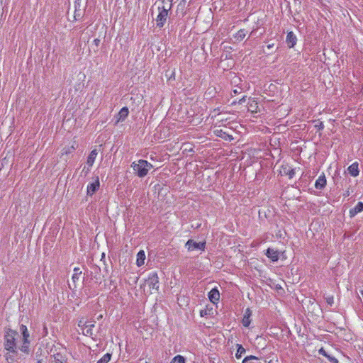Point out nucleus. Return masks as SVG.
Returning a JSON list of instances; mask_svg holds the SVG:
<instances>
[{"label": "nucleus", "mask_w": 363, "mask_h": 363, "mask_svg": "<svg viewBox=\"0 0 363 363\" xmlns=\"http://www.w3.org/2000/svg\"><path fill=\"white\" fill-rule=\"evenodd\" d=\"M19 337L18 333L16 330L8 329L5 332L4 347L6 353L4 357L8 363H13L15 360L18 348L17 346V339Z\"/></svg>", "instance_id": "obj_1"}, {"label": "nucleus", "mask_w": 363, "mask_h": 363, "mask_svg": "<svg viewBox=\"0 0 363 363\" xmlns=\"http://www.w3.org/2000/svg\"><path fill=\"white\" fill-rule=\"evenodd\" d=\"M132 167L139 177H143L147 174L152 165L146 160H140L138 163L133 162Z\"/></svg>", "instance_id": "obj_2"}, {"label": "nucleus", "mask_w": 363, "mask_h": 363, "mask_svg": "<svg viewBox=\"0 0 363 363\" xmlns=\"http://www.w3.org/2000/svg\"><path fill=\"white\" fill-rule=\"evenodd\" d=\"M145 284L149 287V292L152 293L153 290L158 291L159 289V278L157 274L154 272L149 275L148 278L145 280Z\"/></svg>", "instance_id": "obj_3"}, {"label": "nucleus", "mask_w": 363, "mask_h": 363, "mask_svg": "<svg viewBox=\"0 0 363 363\" xmlns=\"http://www.w3.org/2000/svg\"><path fill=\"white\" fill-rule=\"evenodd\" d=\"M186 247H187L189 251H193L195 250H204L206 247V242H196L193 240H189L186 243Z\"/></svg>", "instance_id": "obj_4"}, {"label": "nucleus", "mask_w": 363, "mask_h": 363, "mask_svg": "<svg viewBox=\"0 0 363 363\" xmlns=\"http://www.w3.org/2000/svg\"><path fill=\"white\" fill-rule=\"evenodd\" d=\"M167 16L168 13L166 11L165 9H163V10H159V14L156 18L157 26L159 28L163 27L167 21Z\"/></svg>", "instance_id": "obj_5"}, {"label": "nucleus", "mask_w": 363, "mask_h": 363, "mask_svg": "<svg viewBox=\"0 0 363 363\" xmlns=\"http://www.w3.org/2000/svg\"><path fill=\"white\" fill-rule=\"evenodd\" d=\"M51 352L53 354L51 355L54 358V362L56 363H67V358L65 354H62L61 352H56V350H51Z\"/></svg>", "instance_id": "obj_6"}, {"label": "nucleus", "mask_w": 363, "mask_h": 363, "mask_svg": "<svg viewBox=\"0 0 363 363\" xmlns=\"http://www.w3.org/2000/svg\"><path fill=\"white\" fill-rule=\"evenodd\" d=\"M297 42V38L296 35L292 32L289 31L287 33L286 38V43L289 48H292L294 47V45L296 44Z\"/></svg>", "instance_id": "obj_7"}, {"label": "nucleus", "mask_w": 363, "mask_h": 363, "mask_svg": "<svg viewBox=\"0 0 363 363\" xmlns=\"http://www.w3.org/2000/svg\"><path fill=\"white\" fill-rule=\"evenodd\" d=\"M208 298L211 303H216L220 299V293L216 288H214L208 293Z\"/></svg>", "instance_id": "obj_8"}, {"label": "nucleus", "mask_w": 363, "mask_h": 363, "mask_svg": "<svg viewBox=\"0 0 363 363\" xmlns=\"http://www.w3.org/2000/svg\"><path fill=\"white\" fill-rule=\"evenodd\" d=\"M280 173L281 174L286 175L291 179L295 174V170L288 165H283L281 166Z\"/></svg>", "instance_id": "obj_9"}, {"label": "nucleus", "mask_w": 363, "mask_h": 363, "mask_svg": "<svg viewBox=\"0 0 363 363\" xmlns=\"http://www.w3.org/2000/svg\"><path fill=\"white\" fill-rule=\"evenodd\" d=\"M22 336H23V345H21V347H19V350L23 352H28V344L29 343V341H28V337H29V333L28 331L27 330L26 333H22Z\"/></svg>", "instance_id": "obj_10"}, {"label": "nucleus", "mask_w": 363, "mask_h": 363, "mask_svg": "<svg viewBox=\"0 0 363 363\" xmlns=\"http://www.w3.org/2000/svg\"><path fill=\"white\" fill-rule=\"evenodd\" d=\"M325 185L326 178L325 174L323 173L321 175L318 177V179L315 181V187L317 189H322L325 186Z\"/></svg>", "instance_id": "obj_11"}, {"label": "nucleus", "mask_w": 363, "mask_h": 363, "mask_svg": "<svg viewBox=\"0 0 363 363\" xmlns=\"http://www.w3.org/2000/svg\"><path fill=\"white\" fill-rule=\"evenodd\" d=\"M99 187V182L97 179L96 182L89 184L87 186V194L93 195Z\"/></svg>", "instance_id": "obj_12"}, {"label": "nucleus", "mask_w": 363, "mask_h": 363, "mask_svg": "<svg viewBox=\"0 0 363 363\" xmlns=\"http://www.w3.org/2000/svg\"><path fill=\"white\" fill-rule=\"evenodd\" d=\"M128 113H129V111L127 107L122 108L117 115V121L116 122L118 123L120 121H123L128 116Z\"/></svg>", "instance_id": "obj_13"}, {"label": "nucleus", "mask_w": 363, "mask_h": 363, "mask_svg": "<svg viewBox=\"0 0 363 363\" xmlns=\"http://www.w3.org/2000/svg\"><path fill=\"white\" fill-rule=\"evenodd\" d=\"M363 211V202H358L357 204L350 210V217L355 216L357 213Z\"/></svg>", "instance_id": "obj_14"}, {"label": "nucleus", "mask_w": 363, "mask_h": 363, "mask_svg": "<svg viewBox=\"0 0 363 363\" xmlns=\"http://www.w3.org/2000/svg\"><path fill=\"white\" fill-rule=\"evenodd\" d=\"M266 255L272 261H277L279 259V252L272 248L267 250Z\"/></svg>", "instance_id": "obj_15"}, {"label": "nucleus", "mask_w": 363, "mask_h": 363, "mask_svg": "<svg viewBox=\"0 0 363 363\" xmlns=\"http://www.w3.org/2000/svg\"><path fill=\"white\" fill-rule=\"evenodd\" d=\"M95 327V325L94 323H89L85 328H83L82 333L83 335L89 337H91L94 335L93 333V328Z\"/></svg>", "instance_id": "obj_16"}, {"label": "nucleus", "mask_w": 363, "mask_h": 363, "mask_svg": "<svg viewBox=\"0 0 363 363\" xmlns=\"http://www.w3.org/2000/svg\"><path fill=\"white\" fill-rule=\"evenodd\" d=\"M348 172L352 176V177H357L359 174V167H358V163L354 162L352 163L349 167L347 168Z\"/></svg>", "instance_id": "obj_17"}, {"label": "nucleus", "mask_w": 363, "mask_h": 363, "mask_svg": "<svg viewBox=\"0 0 363 363\" xmlns=\"http://www.w3.org/2000/svg\"><path fill=\"white\" fill-rule=\"evenodd\" d=\"M97 155H98V152H97L96 150H93L89 153V155L87 157L86 165H88L89 167H92L93 164L95 162Z\"/></svg>", "instance_id": "obj_18"}, {"label": "nucleus", "mask_w": 363, "mask_h": 363, "mask_svg": "<svg viewBox=\"0 0 363 363\" xmlns=\"http://www.w3.org/2000/svg\"><path fill=\"white\" fill-rule=\"evenodd\" d=\"M82 274V271L79 267H75L74 269V274L72 276V281L74 284V287L75 288L76 283L79 280L80 276Z\"/></svg>", "instance_id": "obj_19"}, {"label": "nucleus", "mask_w": 363, "mask_h": 363, "mask_svg": "<svg viewBox=\"0 0 363 363\" xmlns=\"http://www.w3.org/2000/svg\"><path fill=\"white\" fill-rule=\"evenodd\" d=\"M145 259V254L143 250H140L137 254L136 264L138 267L144 264Z\"/></svg>", "instance_id": "obj_20"}, {"label": "nucleus", "mask_w": 363, "mask_h": 363, "mask_svg": "<svg viewBox=\"0 0 363 363\" xmlns=\"http://www.w3.org/2000/svg\"><path fill=\"white\" fill-rule=\"evenodd\" d=\"M250 315H251V311L250 308H247L245 311V313L244 314V317L242 318V325L245 327H248L250 324Z\"/></svg>", "instance_id": "obj_21"}, {"label": "nucleus", "mask_w": 363, "mask_h": 363, "mask_svg": "<svg viewBox=\"0 0 363 363\" xmlns=\"http://www.w3.org/2000/svg\"><path fill=\"white\" fill-rule=\"evenodd\" d=\"M319 354L326 357L331 363H338V360L328 354L323 347L319 350Z\"/></svg>", "instance_id": "obj_22"}, {"label": "nucleus", "mask_w": 363, "mask_h": 363, "mask_svg": "<svg viewBox=\"0 0 363 363\" xmlns=\"http://www.w3.org/2000/svg\"><path fill=\"white\" fill-rule=\"evenodd\" d=\"M172 8V1L170 0H163L162 1V6H158V10H163V9H166V11L167 13Z\"/></svg>", "instance_id": "obj_23"}, {"label": "nucleus", "mask_w": 363, "mask_h": 363, "mask_svg": "<svg viewBox=\"0 0 363 363\" xmlns=\"http://www.w3.org/2000/svg\"><path fill=\"white\" fill-rule=\"evenodd\" d=\"M257 103L256 101L253 100L250 103H249L248 110L251 111L252 113H257Z\"/></svg>", "instance_id": "obj_24"}, {"label": "nucleus", "mask_w": 363, "mask_h": 363, "mask_svg": "<svg viewBox=\"0 0 363 363\" xmlns=\"http://www.w3.org/2000/svg\"><path fill=\"white\" fill-rule=\"evenodd\" d=\"M245 353V349L241 345H238V350L235 353V357L237 359L241 358L242 355Z\"/></svg>", "instance_id": "obj_25"}, {"label": "nucleus", "mask_w": 363, "mask_h": 363, "mask_svg": "<svg viewBox=\"0 0 363 363\" xmlns=\"http://www.w3.org/2000/svg\"><path fill=\"white\" fill-rule=\"evenodd\" d=\"M112 354L111 353L105 354L97 363H108L111 359Z\"/></svg>", "instance_id": "obj_26"}, {"label": "nucleus", "mask_w": 363, "mask_h": 363, "mask_svg": "<svg viewBox=\"0 0 363 363\" xmlns=\"http://www.w3.org/2000/svg\"><path fill=\"white\" fill-rule=\"evenodd\" d=\"M170 363H185V358L182 355H177Z\"/></svg>", "instance_id": "obj_27"}, {"label": "nucleus", "mask_w": 363, "mask_h": 363, "mask_svg": "<svg viewBox=\"0 0 363 363\" xmlns=\"http://www.w3.org/2000/svg\"><path fill=\"white\" fill-rule=\"evenodd\" d=\"M89 323H90V322H88L84 319H81L78 323V326L82 330L83 328H85Z\"/></svg>", "instance_id": "obj_28"}, {"label": "nucleus", "mask_w": 363, "mask_h": 363, "mask_svg": "<svg viewBox=\"0 0 363 363\" xmlns=\"http://www.w3.org/2000/svg\"><path fill=\"white\" fill-rule=\"evenodd\" d=\"M99 43H100V40L99 39H94L93 40V44L91 45V48L94 49V50H96V49H97V48L99 45Z\"/></svg>", "instance_id": "obj_29"}, {"label": "nucleus", "mask_w": 363, "mask_h": 363, "mask_svg": "<svg viewBox=\"0 0 363 363\" xmlns=\"http://www.w3.org/2000/svg\"><path fill=\"white\" fill-rule=\"evenodd\" d=\"M258 358L255 356H253V355H250V356H247L246 357L243 361H242V363H247L248 361L250 360H252V359H257Z\"/></svg>", "instance_id": "obj_30"}, {"label": "nucleus", "mask_w": 363, "mask_h": 363, "mask_svg": "<svg viewBox=\"0 0 363 363\" xmlns=\"http://www.w3.org/2000/svg\"><path fill=\"white\" fill-rule=\"evenodd\" d=\"M326 299V302L328 303V305L330 306H332L334 303V298H333V296H328L325 298Z\"/></svg>", "instance_id": "obj_31"}, {"label": "nucleus", "mask_w": 363, "mask_h": 363, "mask_svg": "<svg viewBox=\"0 0 363 363\" xmlns=\"http://www.w3.org/2000/svg\"><path fill=\"white\" fill-rule=\"evenodd\" d=\"M91 167H89V166H88V165L84 166V168H83V169H82V173L84 172V174H85V175H86V174L89 172V171H90V169H91Z\"/></svg>", "instance_id": "obj_32"}, {"label": "nucleus", "mask_w": 363, "mask_h": 363, "mask_svg": "<svg viewBox=\"0 0 363 363\" xmlns=\"http://www.w3.org/2000/svg\"><path fill=\"white\" fill-rule=\"evenodd\" d=\"M28 330L27 329V327L24 325H21L20 326V332L22 333H26V331Z\"/></svg>", "instance_id": "obj_33"}, {"label": "nucleus", "mask_w": 363, "mask_h": 363, "mask_svg": "<svg viewBox=\"0 0 363 363\" xmlns=\"http://www.w3.org/2000/svg\"><path fill=\"white\" fill-rule=\"evenodd\" d=\"M315 127H318V129H323L324 125L322 122H320L318 125H315Z\"/></svg>", "instance_id": "obj_34"}, {"label": "nucleus", "mask_w": 363, "mask_h": 363, "mask_svg": "<svg viewBox=\"0 0 363 363\" xmlns=\"http://www.w3.org/2000/svg\"><path fill=\"white\" fill-rule=\"evenodd\" d=\"M245 98H246V96H243V97H242V98L239 101V103H240V104H242V103L245 102Z\"/></svg>", "instance_id": "obj_35"}, {"label": "nucleus", "mask_w": 363, "mask_h": 363, "mask_svg": "<svg viewBox=\"0 0 363 363\" xmlns=\"http://www.w3.org/2000/svg\"><path fill=\"white\" fill-rule=\"evenodd\" d=\"M274 45L273 43H272V44H269V45H267V48L270 49V48H273V47H274Z\"/></svg>", "instance_id": "obj_36"}, {"label": "nucleus", "mask_w": 363, "mask_h": 363, "mask_svg": "<svg viewBox=\"0 0 363 363\" xmlns=\"http://www.w3.org/2000/svg\"><path fill=\"white\" fill-rule=\"evenodd\" d=\"M77 16H80V14H79V13H77V11H75V15H74V17L76 18V17H77Z\"/></svg>", "instance_id": "obj_37"}, {"label": "nucleus", "mask_w": 363, "mask_h": 363, "mask_svg": "<svg viewBox=\"0 0 363 363\" xmlns=\"http://www.w3.org/2000/svg\"><path fill=\"white\" fill-rule=\"evenodd\" d=\"M104 257H105V254H104V253H102V255H101V260H102Z\"/></svg>", "instance_id": "obj_38"}, {"label": "nucleus", "mask_w": 363, "mask_h": 363, "mask_svg": "<svg viewBox=\"0 0 363 363\" xmlns=\"http://www.w3.org/2000/svg\"><path fill=\"white\" fill-rule=\"evenodd\" d=\"M104 264L106 265L105 262H104ZM104 269L106 271V272H108V270L106 269V266L104 267Z\"/></svg>", "instance_id": "obj_39"}, {"label": "nucleus", "mask_w": 363, "mask_h": 363, "mask_svg": "<svg viewBox=\"0 0 363 363\" xmlns=\"http://www.w3.org/2000/svg\"><path fill=\"white\" fill-rule=\"evenodd\" d=\"M360 294H361V295H362V297H363V289L360 291Z\"/></svg>", "instance_id": "obj_40"}, {"label": "nucleus", "mask_w": 363, "mask_h": 363, "mask_svg": "<svg viewBox=\"0 0 363 363\" xmlns=\"http://www.w3.org/2000/svg\"><path fill=\"white\" fill-rule=\"evenodd\" d=\"M234 93L237 94L238 93L237 90H234Z\"/></svg>", "instance_id": "obj_41"}]
</instances>
